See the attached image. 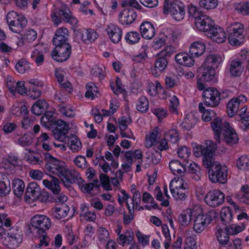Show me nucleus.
Returning <instances> with one entry per match:
<instances>
[{"mask_svg": "<svg viewBox=\"0 0 249 249\" xmlns=\"http://www.w3.org/2000/svg\"><path fill=\"white\" fill-rule=\"evenodd\" d=\"M217 144L212 141H207L203 145H197L194 149V154L197 157L203 156L205 167L209 168V178L213 182L224 184L227 180V167L222 166L212 159L217 148Z\"/></svg>", "mask_w": 249, "mask_h": 249, "instance_id": "f257e3e1", "label": "nucleus"}, {"mask_svg": "<svg viewBox=\"0 0 249 249\" xmlns=\"http://www.w3.org/2000/svg\"><path fill=\"white\" fill-rule=\"evenodd\" d=\"M246 101L244 95H240L231 99L227 104L228 116L232 117L238 114L240 117V127L245 131L249 129V111L247 112V108L244 105Z\"/></svg>", "mask_w": 249, "mask_h": 249, "instance_id": "f03ea898", "label": "nucleus"}, {"mask_svg": "<svg viewBox=\"0 0 249 249\" xmlns=\"http://www.w3.org/2000/svg\"><path fill=\"white\" fill-rule=\"evenodd\" d=\"M51 225L50 219L45 215H36L31 220V225L26 226V233L30 236L48 237L46 231Z\"/></svg>", "mask_w": 249, "mask_h": 249, "instance_id": "7ed1b4c3", "label": "nucleus"}, {"mask_svg": "<svg viewBox=\"0 0 249 249\" xmlns=\"http://www.w3.org/2000/svg\"><path fill=\"white\" fill-rule=\"evenodd\" d=\"M44 158L46 161L45 168L50 174L59 177L61 179L66 172L67 168L65 163L53 158L50 153H44Z\"/></svg>", "mask_w": 249, "mask_h": 249, "instance_id": "20e7f679", "label": "nucleus"}, {"mask_svg": "<svg viewBox=\"0 0 249 249\" xmlns=\"http://www.w3.org/2000/svg\"><path fill=\"white\" fill-rule=\"evenodd\" d=\"M163 13L169 14L175 20L180 21L183 19L185 14L184 5L178 0H166Z\"/></svg>", "mask_w": 249, "mask_h": 249, "instance_id": "39448f33", "label": "nucleus"}, {"mask_svg": "<svg viewBox=\"0 0 249 249\" xmlns=\"http://www.w3.org/2000/svg\"><path fill=\"white\" fill-rule=\"evenodd\" d=\"M171 194L177 200H185L189 194V188L187 183L182 178L173 179L170 184Z\"/></svg>", "mask_w": 249, "mask_h": 249, "instance_id": "423d86ee", "label": "nucleus"}, {"mask_svg": "<svg viewBox=\"0 0 249 249\" xmlns=\"http://www.w3.org/2000/svg\"><path fill=\"white\" fill-rule=\"evenodd\" d=\"M229 43L232 45H239L244 41V36L243 34L244 32V26L242 24L236 22L232 24L229 27Z\"/></svg>", "mask_w": 249, "mask_h": 249, "instance_id": "0eeeda50", "label": "nucleus"}, {"mask_svg": "<svg viewBox=\"0 0 249 249\" xmlns=\"http://www.w3.org/2000/svg\"><path fill=\"white\" fill-rule=\"evenodd\" d=\"M240 60L232 61L230 65V73L233 76H239L242 71V64L247 63L249 70V50H242L240 53Z\"/></svg>", "mask_w": 249, "mask_h": 249, "instance_id": "6e6552de", "label": "nucleus"}, {"mask_svg": "<svg viewBox=\"0 0 249 249\" xmlns=\"http://www.w3.org/2000/svg\"><path fill=\"white\" fill-rule=\"evenodd\" d=\"M71 51V46L68 43L55 46L51 54L52 58L57 62L65 61L70 57Z\"/></svg>", "mask_w": 249, "mask_h": 249, "instance_id": "1a4fd4ad", "label": "nucleus"}, {"mask_svg": "<svg viewBox=\"0 0 249 249\" xmlns=\"http://www.w3.org/2000/svg\"><path fill=\"white\" fill-rule=\"evenodd\" d=\"M203 96L205 98L204 105L207 107H215L221 100L219 92L214 88H208L203 91Z\"/></svg>", "mask_w": 249, "mask_h": 249, "instance_id": "9d476101", "label": "nucleus"}, {"mask_svg": "<svg viewBox=\"0 0 249 249\" xmlns=\"http://www.w3.org/2000/svg\"><path fill=\"white\" fill-rule=\"evenodd\" d=\"M174 52V48L172 46H167L159 53V56L155 62V68L159 72H162L167 67V60L166 57H170Z\"/></svg>", "mask_w": 249, "mask_h": 249, "instance_id": "9b49d317", "label": "nucleus"}, {"mask_svg": "<svg viewBox=\"0 0 249 249\" xmlns=\"http://www.w3.org/2000/svg\"><path fill=\"white\" fill-rule=\"evenodd\" d=\"M225 200V195L218 190L209 192L205 197L207 205L212 207H216L222 205Z\"/></svg>", "mask_w": 249, "mask_h": 249, "instance_id": "f8f14e48", "label": "nucleus"}, {"mask_svg": "<svg viewBox=\"0 0 249 249\" xmlns=\"http://www.w3.org/2000/svg\"><path fill=\"white\" fill-rule=\"evenodd\" d=\"M214 25V21L206 15L201 14L200 16L196 18V28L199 31L205 32L206 36L208 32H210Z\"/></svg>", "mask_w": 249, "mask_h": 249, "instance_id": "ddd939ff", "label": "nucleus"}, {"mask_svg": "<svg viewBox=\"0 0 249 249\" xmlns=\"http://www.w3.org/2000/svg\"><path fill=\"white\" fill-rule=\"evenodd\" d=\"M7 235L5 237L9 248L15 249L21 242L22 238L21 232L18 227H13L7 231Z\"/></svg>", "mask_w": 249, "mask_h": 249, "instance_id": "4468645a", "label": "nucleus"}, {"mask_svg": "<svg viewBox=\"0 0 249 249\" xmlns=\"http://www.w3.org/2000/svg\"><path fill=\"white\" fill-rule=\"evenodd\" d=\"M53 124L55 125L53 131L54 139L59 141L64 142L69 129V125L61 120L55 121Z\"/></svg>", "mask_w": 249, "mask_h": 249, "instance_id": "2eb2a0df", "label": "nucleus"}, {"mask_svg": "<svg viewBox=\"0 0 249 249\" xmlns=\"http://www.w3.org/2000/svg\"><path fill=\"white\" fill-rule=\"evenodd\" d=\"M230 124L227 122H223L220 118H215L211 123V127L213 131L214 138L217 143L220 142V135L223 134Z\"/></svg>", "mask_w": 249, "mask_h": 249, "instance_id": "dca6fc26", "label": "nucleus"}, {"mask_svg": "<svg viewBox=\"0 0 249 249\" xmlns=\"http://www.w3.org/2000/svg\"><path fill=\"white\" fill-rule=\"evenodd\" d=\"M212 221L211 217L208 214L200 213L195 218L193 229L197 233H200Z\"/></svg>", "mask_w": 249, "mask_h": 249, "instance_id": "f3484780", "label": "nucleus"}, {"mask_svg": "<svg viewBox=\"0 0 249 249\" xmlns=\"http://www.w3.org/2000/svg\"><path fill=\"white\" fill-rule=\"evenodd\" d=\"M98 36L97 33L92 29H81L76 33L77 40H80L82 42L87 44L94 41Z\"/></svg>", "mask_w": 249, "mask_h": 249, "instance_id": "a211bd4d", "label": "nucleus"}, {"mask_svg": "<svg viewBox=\"0 0 249 249\" xmlns=\"http://www.w3.org/2000/svg\"><path fill=\"white\" fill-rule=\"evenodd\" d=\"M106 31L112 42L117 43L121 40L123 31L118 26L114 24H110L107 26Z\"/></svg>", "mask_w": 249, "mask_h": 249, "instance_id": "6ab92c4d", "label": "nucleus"}, {"mask_svg": "<svg viewBox=\"0 0 249 249\" xmlns=\"http://www.w3.org/2000/svg\"><path fill=\"white\" fill-rule=\"evenodd\" d=\"M137 18L135 11L131 8H125L119 15L120 22L124 25L132 23Z\"/></svg>", "mask_w": 249, "mask_h": 249, "instance_id": "aec40b11", "label": "nucleus"}, {"mask_svg": "<svg viewBox=\"0 0 249 249\" xmlns=\"http://www.w3.org/2000/svg\"><path fill=\"white\" fill-rule=\"evenodd\" d=\"M207 36L218 43L224 42L226 39V33L223 29L215 25L210 32H208Z\"/></svg>", "mask_w": 249, "mask_h": 249, "instance_id": "412c9836", "label": "nucleus"}, {"mask_svg": "<svg viewBox=\"0 0 249 249\" xmlns=\"http://www.w3.org/2000/svg\"><path fill=\"white\" fill-rule=\"evenodd\" d=\"M65 172L61 179L65 186H69L70 184L77 182L81 179L79 173L75 170L66 168Z\"/></svg>", "mask_w": 249, "mask_h": 249, "instance_id": "4be33fe9", "label": "nucleus"}, {"mask_svg": "<svg viewBox=\"0 0 249 249\" xmlns=\"http://www.w3.org/2000/svg\"><path fill=\"white\" fill-rule=\"evenodd\" d=\"M68 36V30L65 27L59 28L55 32L53 39V43L54 46L67 43Z\"/></svg>", "mask_w": 249, "mask_h": 249, "instance_id": "5701e85b", "label": "nucleus"}, {"mask_svg": "<svg viewBox=\"0 0 249 249\" xmlns=\"http://www.w3.org/2000/svg\"><path fill=\"white\" fill-rule=\"evenodd\" d=\"M142 37L146 39L153 38L156 33V30L152 23L149 21L142 22L140 27Z\"/></svg>", "mask_w": 249, "mask_h": 249, "instance_id": "b1692460", "label": "nucleus"}, {"mask_svg": "<svg viewBox=\"0 0 249 249\" xmlns=\"http://www.w3.org/2000/svg\"><path fill=\"white\" fill-rule=\"evenodd\" d=\"M200 79L208 82L212 80L215 74V70L203 64L199 68Z\"/></svg>", "mask_w": 249, "mask_h": 249, "instance_id": "393cba45", "label": "nucleus"}, {"mask_svg": "<svg viewBox=\"0 0 249 249\" xmlns=\"http://www.w3.org/2000/svg\"><path fill=\"white\" fill-rule=\"evenodd\" d=\"M70 211L69 207L65 203L56 204L53 208L52 215L56 219H60L65 217Z\"/></svg>", "mask_w": 249, "mask_h": 249, "instance_id": "a878e982", "label": "nucleus"}, {"mask_svg": "<svg viewBox=\"0 0 249 249\" xmlns=\"http://www.w3.org/2000/svg\"><path fill=\"white\" fill-rule=\"evenodd\" d=\"M196 211L194 209L187 208L184 210L178 216V221L182 226L186 227L189 225L192 217L195 215Z\"/></svg>", "mask_w": 249, "mask_h": 249, "instance_id": "bb28decb", "label": "nucleus"}, {"mask_svg": "<svg viewBox=\"0 0 249 249\" xmlns=\"http://www.w3.org/2000/svg\"><path fill=\"white\" fill-rule=\"evenodd\" d=\"M11 191L10 180L2 173H0V197L7 196Z\"/></svg>", "mask_w": 249, "mask_h": 249, "instance_id": "cd10ccee", "label": "nucleus"}, {"mask_svg": "<svg viewBox=\"0 0 249 249\" xmlns=\"http://www.w3.org/2000/svg\"><path fill=\"white\" fill-rule=\"evenodd\" d=\"M224 141L230 145L236 143L238 141V137L235 131L229 125L223 132Z\"/></svg>", "mask_w": 249, "mask_h": 249, "instance_id": "c85d7f7f", "label": "nucleus"}, {"mask_svg": "<svg viewBox=\"0 0 249 249\" xmlns=\"http://www.w3.org/2000/svg\"><path fill=\"white\" fill-rule=\"evenodd\" d=\"M176 62L180 65L191 67L194 64L193 57L187 53H180L175 56Z\"/></svg>", "mask_w": 249, "mask_h": 249, "instance_id": "c756f323", "label": "nucleus"}, {"mask_svg": "<svg viewBox=\"0 0 249 249\" xmlns=\"http://www.w3.org/2000/svg\"><path fill=\"white\" fill-rule=\"evenodd\" d=\"M186 165L180 161L174 160L169 163V168L172 173L176 176H182L186 171Z\"/></svg>", "mask_w": 249, "mask_h": 249, "instance_id": "7c9ffc66", "label": "nucleus"}, {"mask_svg": "<svg viewBox=\"0 0 249 249\" xmlns=\"http://www.w3.org/2000/svg\"><path fill=\"white\" fill-rule=\"evenodd\" d=\"M40 195V189L36 183L32 182L27 186L25 195L30 199L35 200L39 197Z\"/></svg>", "mask_w": 249, "mask_h": 249, "instance_id": "2f4dec72", "label": "nucleus"}, {"mask_svg": "<svg viewBox=\"0 0 249 249\" xmlns=\"http://www.w3.org/2000/svg\"><path fill=\"white\" fill-rule=\"evenodd\" d=\"M133 238V231L131 229H129L124 233H121L118 235L117 241L120 245L124 246L125 244H130Z\"/></svg>", "mask_w": 249, "mask_h": 249, "instance_id": "473e14b6", "label": "nucleus"}, {"mask_svg": "<svg viewBox=\"0 0 249 249\" xmlns=\"http://www.w3.org/2000/svg\"><path fill=\"white\" fill-rule=\"evenodd\" d=\"M222 61V58L219 54H210L207 57L203 64L215 70L218 68Z\"/></svg>", "mask_w": 249, "mask_h": 249, "instance_id": "72a5a7b5", "label": "nucleus"}, {"mask_svg": "<svg viewBox=\"0 0 249 249\" xmlns=\"http://www.w3.org/2000/svg\"><path fill=\"white\" fill-rule=\"evenodd\" d=\"M205 50V46L201 41L193 43L190 47V54L194 57H198L202 55Z\"/></svg>", "mask_w": 249, "mask_h": 249, "instance_id": "f704fd0d", "label": "nucleus"}, {"mask_svg": "<svg viewBox=\"0 0 249 249\" xmlns=\"http://www.w3.org/2000/svg\"><path fill=\"white\" fill-rule=\"evenodd\" d=\"M59 182V180L53 177L52 178L51 180L48 179L43 180V185L51 190L54 194H58L60 191Z\"/></svg>", "mask_w": 249, "mask_h": 249, "instance_id": "c9c22d12", "label": "nucleus"}, {"mask_svg": "<svg viewBox=\"0 0 249 249\" xmlns=\"http://www.w3.org/2000/svg\"><path fill=\"white\" fill-rule=\"evenodd\" d=\"M27 20L25 17L22 15L9 26L10 30L16 33H19L26 25Z\"/></svg>", "mask_w": 249, "mask_h": 249, "instance_id": "e433bc0d", "label": "nucleus"}, {"mask_svg": "<svg viewBox=\"0 0 249 249\" xmlns=\"http://www.w3.org/2000/svg\"><path fill=\"white\" fill-rule=\"evenodd\" d=\"M68 146L72 152H77L81 149L82 143L76 136L71 135L68 137Z\"/></svg>", "mask_w": 249, "mask_h": 249, "instance_id": "4c0bfd02", "label": "nucleus"}, {"mask_svg": "<svg viewBox=\"0 0 249 249\" xmlns=\"http://www.w3.org/2000/svg\"><path fill=\"white\" fill-rule=\"evenodd\" d=\"M58 15L59 18L62 20L73 25H76L78 21L77 19L71 16V11L68 9H59L58 11Z\"/></svg>", "mask_w": 249, "mask_h": 249, "instance_id": "58836bf2", "label": "nucleus"}, {"mask_svg": "<svg viewBox=\"0 0 249 249\" xmlns=\"http://www.w3.org/2000/svg\"><path fill=\"white\" fill-rule=\"evenodd\" d=\"M12 187L14 194L18 197H20L24 192L25 184L21 179L15 178L12 181Z\"/></svg>", "mask_w": 249, "mask_h": 249, "instance_id": "ea45409f", "label": "nucleus"}, {"mask_svg": "<svg viewBox=\"0 0 249 249\" xmlns=\"http://www.w3.org/2000/svg\"><path fill=\"white\" fill-rule=\"evenodd\" d=\"M159 133V128L155 127L148 135H146L145 143L146 147L150 148L157 143Z\"/></svg>", "mask_w": 249, "mask_h": 249, "instance_id": "a19ab883", "label": "nucleus"}, {"mask_svg": "<svg viewBox=\"0 0 249 249\" xmlns=\"http://www.w3.org/2000/svg\"><path fill=\"white\" fill-rule=\"evenodd\" d=\"M47 104L45 100H38L32 106L31 111L33 114L39 116L45 111Z\"/></svg>", "mask_w": 249, "mask_h": 249, "instance_id": "79ce46f5", "label": "nucleus"}, {"mask_svg": "<svg viewBox=\"0 0 249 249\" xmlns=\"http://www.w3.org/2000/svg\"><path fill=\"white\" fill-rule=\"evenodd\" d=\"M198 107L199 111L203 113L202 118L204 121L209 122L216 118L215 112L212 109H206L203 103H200Z\"/></svg>", "mask_w": 249, "mask_h": 249, "instance_id": "37998d69", "label": "nucleus"}, {"mask_svg": "<svg viewBox=\"0 0 249 249\" xmlns=\"http://www.w3.org/2000/svg\"><path fill=\"white\" fill-rule=\"evenodd\" d=\"M235 11L243 16H249V0L235 3L234 5Z\"/></svg>", "mask_w": 249, "mask_h": 249, "instance_id": "c03bdc74", "label": "nucleus"}, {"mask_svg": "<svg viewBox=\"0 0 249 249\" xmlns=\"http://www.w3.org/2000/svg\"><path fill=\"white\" fill-rule=\"evenodd\" d=\"M220 219L223 224L226 225L231 221L232 214L229 207H224L220 212Z\"/></svg>", "mask_w": 249, "mask_h": 249, "instance_id": "a18cd8bd", "label": "nucleus"}, {"mask_svg": "<svg viewBox=\"0 0 249 249\" xmlns=\"http://www.w3.org/2000/svg\"><path fill=\"white\" fill-rule=\"evenodd\" d=\"M40 46H36V48L34 50L31 54V58L36 62L37 66L42 64L44 60V55L42 51L39 50Z\"/></svg>", "mask_w": 249, "mask_h": 249, "instance_id": "49530a36", "label": "nucleus"}, {"mask_svg": "<svg viewBox=\"0 0 249 249\" xmlns=\"http://www.w3.org/2000/svg\"><path fill=\"white\" fill-rule=\"evenodd\" d=\"M216 236L220 246H226L229 243V233L221 229H218L216 232Z\"/></svg>", "mask_w": 249, "mask_h": 249, "instance_id": "de8ad7c7", "label": "nucleus"}, {"mask_svg": "<svg viewBox=\"0 0 249 249\" xmlns=\"http://www.w3.org/2000/svg\"><path fill=\"white\" fill-rule=\"evenodd\" d=\"M236 166L240 169L249 170V156L243 155L240 157L237 160Z\"/></svg>", "mask_w": 249, "mask_h": 249, "instance_id": "09e8293b", "label": "nucleus"}, {"mask_svg": "<svg viewBox=\"0 0 249 249\" xmlns=\"http://www.w3.org/2000/svg\"><path fill=\"white\" fill-rule=\"evenodd\" d=\"M55 122L54 118L53 117L52 113L50 112H47L44 116L41 117L40 120L41 125L46 128L52 127Z\"/></svg>", "mask_w": 249, "mask_h": 249, "instance_id": "8fccbe9b", "label": "nucleus"}, {"mask_svg": "<svg viewBox=\"0 0 249 249\" xmlns=\"http://www.w3.org/2000/svg\"><path fill=\"white\" fill-rule=\"evenodd\" d=\"M149 108V102L145 96H141L138 99L136 108L138 111L141 112H146Z\"/></svg>", "mask_w": 249, "mask_h": 249, "instance_id": "3c124183", "label": "nucleus"}, {"mask_svg": "<svg viewBox=\"0 0 249 249\" xmlns=\"http://www.w3.org/2000/svg\"><path fill=\"white\" fill-rule=\"evenodd\" d=\"M245 228V225L241 223L240 225L231 224L226 228L228 233L235 235L241 232Z\"/></svg>", "mask_w": 249, "mask_h": 249, "instance_id": "603ef678", "label": "nucleus"}, {"mask_svg": "<svg viewBox=\"0 0 249 249\" xmlns=\"http://www.w3.org/2000/svg\"><path fill=\"white\" fill-rule=\"evenodd\" d=\"M163 137H165L168 141L173 143H176L178 140V131L175 129H171L166 132Z\"/></svg>", "mask_w": 249, "mask_h": 249, "instance_id": "864d4df0", "label": "nucleus"}, {"mask_svg": "<svg viewBox=\"0 0 249 249\" xmlns=\"http://www.w3.org/2000/svg\"><path fill=\"white\" fill-rule=\"evenodd\" d=\"M142 200L144 203H151L152 204L151 205L148 206L146 205L145 206V208L148 210H150L152 208L154 209H158L159 206L157 204H154V199L152 197V196L150 195L149 193L147 192H145L143 194Z\"/></svg>", "mask_w": 249, "mask_h": 249, "instance_id": "5fc2aeb1", "label": "nucleus"}, {"mask_svg": "<svg viewBox=\"0 0 249 249\" xmlns=\"http://www.w3.org/2000/svg\"><path fill=\"white\" fill-rule=\"evenodd\" d=\"M15 69L20 73H24L30 70V64L24 60H19L15 65Z\"/></svg>", "mask_w": 249, "mask_h": 249, "instance_id": "6e6d98bb", "label": "nucleus"}, {"mask_svg": "<svg viewBox=\"0 0 249 249\" xmlns=\"http://www.w3.org/2000/svg\"><path fill=\"white\" fill-rule=\"evenodd\" d=\"M87 91L85 93V97L87 98L93 99L94 96L96 95L98 91V88L92 82L89 83L86 86Z\"/></svg>", "mask_w": 249, "mask_h": 249, "instance_id": "4d7b16f0", "label": "nucleus"}, {"mask_svg": "<svg viewBox=\"0 0 249 249\" xmlns=\"http://www.w3.org/2000/svg\"><path fill=\"white\" fill-rule=\"evenodd\" d=\"M141 37L140 34L137 32H130L125 36V39L126 42L131 44H135L139 41Z\"/></svg>", "mask_w": 249, "mask_h": 249, "instance_id": "13d9d810", "label": "nucleus"}, {"mask_svg": "<svg viewBox=\"0 0 249 249\" xmlns=\"http://www.w3.org/2000/svg\"><path fill=\"white\" fill-rule=\"evenodd\" d=\"M201 7L206 9H213L217 6V0H200L199 2Z\"/></svg>", "mask_w": 249, "mask_h": 249, "instance_id": "bf43d9fd", "label": "nucleus"}, {"mask_svg": "<svg viewBox=\"0 0 249 249\" xmlns=\"http://www.w3.org/2000/svg\"><path fill=\"white\" fill-rule=\"evenodd\" d=\"M196 120L192 115H187L181 123L182 127L186 130L191 129L194 125Z\"/></svg>", "mask_w": 249, "mask_h": 249, "instance_id": "052dcab7", "label": "nucleus"}, {"mask_svg": "<svg viewBox=\"0 0 249 249\" xmlns=\"http://www.w3.org/2000/svg\"><path fill=\"white\" fill-rule=\"evenodd\" d=\"M36 32L33 29H29L26 31L22 36L23 41L26 42H33L36 39Z\"/></svg>", "mask_w": 249, "mask_h": 249, "instance_id": "680f3d73", "label": "nucleus"}, {"mask_svg": "<svg viewBox=\"0 0 249 249\" xmlns=\"http://www.w3.org/2000/svg\"><path fill=\"white\" fill-rule=\"evenodd\" d=\"M162 233L165 238V241H164L165 249H169L171 242V237L169 230L166 225L162 227Z\"/></svg>", "mask_w": 249, "mask_h": 249, "instance_id": "e2e57ef3", "label": "nucleus"}, {"mask_svg": "<svg viewBox=\"0 0 249 249\" xmlns=\"http://www.w3.org/2000/svg\"><path fill=\"white\" fill-rule=\"evenodd\" d=\"M179 105L178 99L174 95L170 100L169 110L171 113L175 114L178 113V107Z\"/></svg>", "mask_w": 249, "mask_h": 249, "instance_id": "0e129e2a", "label": "nucleus"}, {"mask_svg": "<svg viewBox=\"0 0 249 249\" xmlns=\"http://www.w3.org/2000/svg\"><path fill=\"white\" fill-rule=\"evenodd\" d=\"M163 35L164 36V38L166 41L170 42H174L175 39L177 38V35L174 31L170 28H166L163 30Z\"/></svg>", "mask_w": 249, "mask_h": 249, "instance_id": "69168bd1", "label": "nucleus"}, {"mask_svg": "<svg viewBox=\"0 0 249 249\" xmlns=\"http://www.w3.org/2000/svg\"><path fill=\"white\" fill-rule=\"evenodd\" d=\"M131 123V120L129 117L123 116L118 119V124L120 131L126 130L128 125Z\"/></svg>", "mask_w": 249, "mask_h": 249, "instance_id": "338daca9", "label": "nucleus"}, {"mask_svg": "<svg viewBox=\"0 0 249 249\" xmlns=\"http://www.w3.org/2000/svg\"><path fill=\"white\" fill-rule=\"evenodd\" d=\"M184 249H197L196 242L193 237H186L184 243Z\"/></svg>", "mask_w": 249, "mask_h": 249, "instance_id": "774afa93", "label": "nucleus"}]
</instances>
